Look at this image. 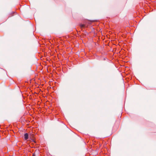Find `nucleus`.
<instances>
[{"mask_svg":"<svg viewBox=\"0 0 156 156\" xmlns=\"http://www.w3.org/2000/svg\"><path fill=\"white\" fill-rule=\"evenodd\" d=\"M24 138L26 140H27L28 138V135L27 133H25L24 135Z\"/></svg>","mask_w":156,"mask_h":156,"instance_id":"f257e3e1","label":"nucleus"},{"mask_svg":"<svg viewBox=\"0 0 156 156\" xmlns=\"http://www.w3.org/2000/svg\"><path fill=\"white\" fill-rule=\"evenodd\" d=\"M81 27H84V25L83 24L81 25Z\"/></svg>","mask_w":156,"mask_h":156,"instance_id":"f03ea898","label":"nucleus"},{"mask_svg":"<svg viewBox=\"0 0 156 156\" xmlns=\"http://www.w3.org/2000/svg\"><path fill=\"white\" fill-rule=\"evenodd\" d=\"M32 156H35V154H34V153H33V155H32Z\"/></svg>","mask_w":156,"mask_h":156,"instance_id":"7ed1b4c3","label":"nucleus"}]
</instances>
